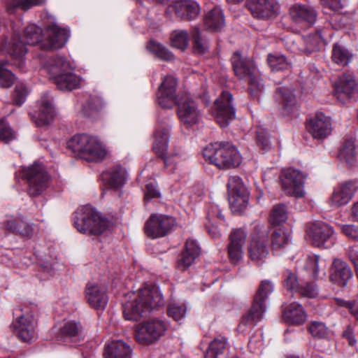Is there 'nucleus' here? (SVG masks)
<instances>
[{"label": "nucleus", "instance_id": "f257e3e1", "mask_svg": "<svg viewBox=\"0 0 358 358\" xmlns=\"http://www.w3.org/2000/svg\"><path fill=\"white\" fill-rule=\"evenodd\" d=\"M163 303V294L159 287L145 284L137 291L125 295L123 302L124 317L127 320H138Z\"/></svg>", "mask_w": 358, "mask_h": 358}, {"label": "nucleus", "instance_id": "f03ea898", "mask_svg": "<svg viewBox=\"0 0 358 358\" xmlns=\"http://www.w3.org/2000/svg\"><path fill=\"white\" fill-rule=\"evenodd\" d=\"M39 59L43 69L60 90H72L80 86V79L73 73V66L64 57L57 56L45 61L43 58Z\"/></svg>", "mask_w": 358, "mask_h": 358}, {"label": "nucleus", "instance_id": "7ed1b4c3", "mask_svg": "<svg viewBox=\"0 0 358 358\" xmlns=\"http://www.w3.org/2000/svg\"><path fill=\"white\" fill-rule=\"evenodd\" d=\"M66 145L76 155L88 162H101L108 155L105 145L99 138L87 134L74 135Z\"/></svg>", "mask_w": 358, "mask_h": 358}, {"label": "nucleus", "instance_id": "20e7f679", "mask_svg": "<svg viewBox=\"0 0 358 358\" xmlns=\"http://www.w3.org/2000/svg\"><path fill=\"white\" fill-rule=\"evenodd\" d=\"M73 224L80 233L92 235L104 234L111 227L110 222L90 205L77 210Z\"/></svg>", "mask_w": 358, "mask_h": 358}, {"label": "nucleus", "instance_id": "39448f33", "mask_svg": "<svg viewBox=\"0 0 358 358\" xmlns=\"http://www.w3.org/2000/svg\"><path fill=\"white\" fill-rule=\"evenodd\" d=\"M205 159L219 169H232L238 166L242 157L236 148L231 144L212 143L203 151Z\"/></svg>", "mask_w": 358, "mask_h": 358}, {"label": "nucleus", "instance_id": "423d86ee", "mask_svg": "<svg viewBox=\"0 0 358 358\" xmlns=\"http://www.w3.org/2000/svg\"><path fill=\"white\" fill-rule=\"evenodd\" d=\"M231 63L236 76L241 80L249 79L250 93L253 97L258 98L264 90V85L254 61L244 59L239 52H236L231 57Z\"/></svg>", "mask_w": 358, "mask_h": 358}, {"label": "nucleus", "instance_id": "0eeeda50", "mask_svg": "<svg viewBox=\"0 0 358 358\" xmlns=\"http://www.w3.org/2000/svg\"><path fill=\"white\" fill-rule=\"evenodd\" d=\"M22 177L29 183V194L35 196L43 192L49 185L50 176L41 164L34 163L22 169Z\"/></svg>", "mask_w": 358, "mask_h": 358}, {"label": "nucleus", "instance_id": "6e6552de", "mask_svg": "<svg viewBox=\"0 0 358 358\" xmlns=\"http://www.w3.org/2000/svg\"><path fill=\"white\" fill-rule=\"evenodd\" d=\"M166 328V324L163 320H146L136 327L135 338L141 344L150 345L163 336Z\"/></svg>", "mask_w": 358, "mask_h": 358}, {"label": "nucleus", "instance_id": "1a4fd4ad", "mask_svg": "<svg viewBox=\"0 0 358 358\" xmlns=\"http://www.w3.org/2000/svg\"><path fill=\"white\" fill-rule=\"evenodd\" d=\"M176 224L173 217L164 214H152L145 224V233L151 238L165 236Z\"/></svg>", "mask_w": 358, "mask_h": 358}, {"label": "nucleus", "instance_id": "9d476101", "mask_svg": "<svg viewBox=\"0 0 358 358\" xmlns=\"http://www.w3.org/2000/svg\"><path fill=\"white\" fill-rule=\"evenodd\" d=\"M229 201L233 212L241 213L248 204V195L240 177L234 176L227 182Z\"/></svg>", "mask_w": 358, "mask_h": 358}, {"label": "nucleus", "instance_id": "9b49d317", "mask_svg": "<svg viewBox=\"0 0 358 358\" xmlns=\"http://www.w3.org/2000/svg\"><path fill=\"white\" fill-rule=\"evenodd\" d=\"M307 174L296 169L289 168L280 177L282 187L289 195L301 198L305 195L304 184Z\"/></svg>", "mask_w": 358, "mask_h": 358}, {"label": "nucleus", "instance_id": "f8f14e48", "mask_svg": "<svg viewBox=\"0 0 358 358\" xmlns=\"http://www.w3.org/2000/svg\"><path fill=\"white\" fill-rule=\"evenodd\" d=\"M178 104V116L180 122L187 127H192L199 122L201 113L196 102L185 94L176 101Z\"/></svg>", "mask_w": 358, "mask_h": 358}, {"label": "nucleus", "instance_id": "ddd939ff", "mask_svg": "<svg viewBox=\"0 0 358 358\" xmlns=\"http://www.w3.org/2000/svg\"><path fill=\"white\" fill-rule=\"evenodd\" d=\"M232 101L231 94L229 92H223L222 96L215 102V119L222 127H227L235 117Z\"/></svg>", "mask_w": 358, "mask_h": 358}, {"label": "nucleus", "instance_id": "4468645a", "mask_svg": "<svg viewBox=\"0 0 358 358\" xmlns=\"http://www.w3.org/2000/svg\"><path fill=\"white\" fill-rule=\"evenodd\" d=\"M177 85V79L173 76H166L162 78V82L157 93V101L161 107L170 108L176 103Z\"/></svg>", "mask_w": 358, "mask_h": 358}, {"label": "nucleus", "instance_id": "2eb2a0df", "mask_svg": "<svg viewBox=\"0 0 358 358\" xmlns=\"http://www.w3.org/2000/svg\"><path fill=\"white\" fill-rule=\"evenodd\" d=\"M70 36L69 31L61 28L57 24L50 25L44 34V41L41 47L45 50H57L62 48Z\"/></svg>", "mask_w": 358, "mask_h": 358}, {"label": "nucleus", "instance_id": "dca6fc26", "mask_svg": "<svg viewBox=\"0 0 358 358\" xmlns=\"http://www.w3.org/2000/svg\"><path fill=\"white\" fill-rule=\"evenodd\" d=\"M357 190L358 180L343 182L334 189L329 199V203L334 208L345 205L349 203Z\"/></svg>", "mask_w": 358, "mask_h": 358}, {"label": "nucleus", "instance_id": "f3484780", "mask_svg": "<svg viewBox=\"0 0 358 358\" xmlns=\"http://www.w3.org/2000/svg\"><path fill=\"white\" fill-rule=\"evenodd\" d=\"M307 130L314 138L324 139L331 133V119L322 113H317L309 120Z\"/></svg>", "mask_w": 358, "mask_h": 358}, {"label": "nucleus", "instance_id": "a211bd4d", "mask_svg": "<svg viewBox=\"0 0 358 358\" xmlns=\"http://www.w3.org/2000/svg\"><path fill=\"white\" fill-rule=\"evenodd\" d=\"M249 7L253 16L259 19H271L280 12L279 3L275 0H252Z\"/></svg>", "mask_w": 358, "mask_h": 358}, {"label": "nucleus", "instance_id": "6ab92c4d", "mask_svg": "<svg viewBox=\"0 0 358 358\" xmlns=\"http://www.w3.org/2000/svg\"><path fill=\"white\" fill-rule=\"evenodd\" d=\"M334 95L341 101L350 99L358 90V83L352 75L344 73L334 83Z\"/></svg>", "mask_w": 358, "mask_h": 358}, {"label": "nucleus", "instance_id": "aec40b11", "mask_svg": "<svg viewBox=\"0 0 358 358\" xmlns=\"http://www.w3.org/2000/svg\"><path fill=\"white\" fill-rule=\"evenodd\" d=\"M267 235L261 234L252 237L248 247L250 258L257 264H262L268 255Z\"/></svg>", "mask_w": 358, "mask_h": 358}, {"label": "nucleus", "instance_id": "412c9836", "mask_svg": "<svg viewBox=\"0 0 358 358\" xmlns=\"http://www.w3.org/2000/svg\"><path fill=\"white\" fill-rule=\"evenodd\" d=\"M85 299L95 309H104L108 303L106 289L95 283H88L85 288Z\"/></svg>", "mask_w": 358, "mask_h": 358}, {"label": "nucleus", "instance_id": "4be33fe9", "mask_svg": "<svg viewBox=\"0 0 358 358\" xmlns=\"http://www.w3.org/2000/svg\"><path fill=\"white\" fill-rule=\"evenodd\" d=\"M246 238V233L242 229H234L230 235L228 246V255L230 261L238 263L243 258V246Z\"/></svg>", "mask_w": 358, "mask_h": 358}, {"label": "nucleus", "instance_id": "5701e85b", "mask_svg": "<svg viewBox=\"0 0 358 358\" xmlns=\"http://www.w3.org/2000/svg\"><path fill=\"white\" fill-rule=\"evenodd\" d=\"M18 337L24 343H31L36 338L35 324L31 315H22L13 324Z\"/></svg>", "mask_w": 358, "mask_h": 358}, {"label": "nucleus", "instance_id": "b1692460", "mask_svg": "<svg viewBox=\"0 0 358 358\" xmlns=\"http://www.w3.org/2000/svg\"><path fill=\"white\" fill-rule=\"evenodd\" d=\"M170 8L181 19L192 20L200 13L199 4L192 0H178L173 3Z\"/></svg>", "mask_w": 358, "mask_h": 358}, {"label": "nucleus", "instance_id": "393cba45", "mask_svg": "<svg viewBox=\"0 0 358 358\" xmlns=\"http://www.w3.org/2000/svg\"><path fill=\"white\" fill-rule=\"evenodd\" d=\"M352 273L348 264L339 259L333 262L330 272V280L338 286L344 287L352 278Z\"/></svg>", "mask_w": 358, "mask_h": 358}, {"label": "nucleus", "instance_id": "a878e982", "mask_svg": "<svg viewBox=\"0 0 358 358\" xmlns=\"http://www.w3.org/2000/svg\"><path fill=\"white\" fill-rule=\"evenodd\" d=\"M0 50L5 51L10 56L14 65L20 69L23 67L24 57L27 50L24 43L21 41L18 36H15L13 37L5 48H3V45H0Z\"/></svg>", "mask_w": 358, "mask_h": 358}, {"label": "nucleus", "instance_id": "bb28decb", "mask_svg": "<svg viewBox=\"0 0 358 358\" xmlns=\"http://www.w3.org/2000/svg\"><path fill=\"white\" fill-rule=\"evenodd\" d=\"M333 228L325 223H314L308 230V234L312 243L317 246L320 247L329 240L334 234Z\"/></svg>", "mask_w": 358, "mask_h": 358}, {"label": "nucleus", "instance_id": "cd10ccee", "mask_svg": "<svg viewBox=\"0 0 358 358\" xmlns=\"http://www.w3.org/2000/svg\"><path fill=\"white\" fill-rule=\"evenodd\" d=\"M55 110L52 99L48 94L43 95L38 101V111L35 114V122L38 127L48 124L54 117Z\"/></svg>", "mask_w": 358, "mask_h": 358}, {"label": "nucleus", "instance_id": "c85d7f7f", "mask_svg": "<svg viewBox=\"0 0 358 358\" xmlns=\"http://www.w3.org/2000/svg\"><path fill=\"white\" fill-rule=\"evenodd\" d=\"M289 15L296 23L306 22L309 24L315 23L317 14L315 9L306 4L295 3L289 8Z\"/></svg>", "mask_w": 358, "mask_h": 358}, {"label": "nucleus", "instance_id": "c756f323", "mask_svg": "<svg viewBox=\"0 0 358 358\" xmlns=\"http://www.w3.org/2000/svg\"><path fill=\"white\" fill-rule=\"evenodd\" d=\"M339 160L348 166H352L358 162V152L356 141L354 138L345 139L339 150Z\"/></svg>", "mask_w": 358, "mask_h": 358}, {"label": "nucleus", "instance_id": "7c9ffc66", "mask_svg": "<svg viewBox=\"0 0 358 358\" xmlns=\"http://www.w3.org/2000/svg\"><path fill=\"white\" fill-rule=\"evenodd\" d=\"M263 306H260V309L257 305H252L248 313L243 316L238 326V331L241 334L250 333L252 328L260 321L265 311L262 310Z\"/></svg>", "mask_w": 358, "mask_h": 358}, {"label": "nucleus", "instance_id": "2f4dec72", "mask_svg": "<svg viewBox=\"0 0 358 358\" xmlns=\"http://www.w3.org/2000/svg\"><path fill=\"white\" fill-rule=\"evenodd\" d=\"M103 179L110 188L117 189L125 184L127 173L123 167L115 166L103 174Z\"/></svg>", "mask_w": 358, "mask_h": 358}, {"label": "nucleus", "instance_id": "473e14b6", "mask_svg": "<svg viewBox=\"0 0 358 358\" xmlns=\"http://www.w3.org/2000/svg\"><path fill=\"white\" fill-rule=\"evenodd\" d=\"M199 254L200 248L196 242L194 240H187L185 244V249L178 262V268L181 270L187 269L193 264Z\"/></svg>", "mask_w": 358, "mask_h": 358}, {"label": "nucleus", "instance_id": "72a5a7b5", "mask_svg": "<svg viewBox=\"0 0 358 358\" xmlns=\"http://www.w3.org/2000/svg\"><path fill=\"white\" fill-rule=\"evenodd\" d=\"M131 353L130 346L120 340L108 344L105 351L106 358H131Z\"/></svg>", "mask_w": 358, "mask_h": 358}, {"label": "nucleus", "instance_id": "f704fd0d", "mask_svg": "<svg viewBox=\"0 0 358 358\" xmlns=\"http://www.w3.org/2000/svg\"><path fill=\"white\" fill-rule=\"evenodd\" d=\"M284 318L288 323L300 324L305 322L306 315L299 303H292L285 308Z\"/></svg>", "mask_w": 358, "mask_h": 358}, {"label": "nucleus", "instance_id": "c9c22d12", "mask_svg": "<svg viewBox=\"0 0 358 358\" xmlns=\"http://www.w3.org/2000/svg\"><path fill=\"white\" fill-rule=\"evenodd\" d=\"M206 27L211 31H220L224 26V17L219 6L214 7L206 15Z\"/></svg>", "mask_w": 358, "mask_h": 358}, {"label": "nucleus", "instance_id": "e433bc0d", "mask_svg": "<svg viewBox=\"0 0 358 358\" xmlns=\"http://www.w3.org/2000/svg\"><path fill=\"white\" fill-rule=\"evenodd\" d=\"M153 150L161 156H163L167 150L169 139V129L165 127L157 128L154 134Z\"/></svg>", "mask_w": 358, "mask_h": 358}, {"label": "nucleus", "instance_id": "4c0bfd02", "mask_svg": "<svg viewBox=\"0 0 358 358\" xmlns=\"http://www.w3.org/2000/svg\"><path fill=\"white\" fill-rule=\"evenodd\" d=\"M320 257L316 255H307L299 264V269L304 271L312 278H316L319 272Z\"/></svg>", "mask_w": 358, "mask_h": 358}, {"label": "nucleus", "instance_id": "58836bf2", "mask_svg": "<svg viewBox=\"0 0 358 358\" xmlns=\"http://www.w3.org/2000/svg\"><path fill=\"white\" fill-rule=\"evenodd\" d=\"M273 291V285L268 280L262 281L257 294L255 298V302L253 305H257V307L260 309V306H263L262 310L266 311V300L268 295Z\"/></svg>", "mask_w": 358, "mask_h": 358}, {"label": "nucleus", "instance_id": "ea45409f", "mask_svg": "<svg viewBox=\"0 0 358 358\" xmlns=\"http://www.w3.org/2000/svg\"><path fill=\"white\" fill-rule=\"evenodd\" d=\"M16 220H13L12 217H8L5 222V227L6 229L10 231L13 234H19L24 237H30L34 232V229L31 224L27 223L24 220L22 219L20 220V227L17 228L15 227H13V224H16Z\"/></svg>", "mask_w": 358, "mask_h": 358}, {"label": "nucleus", "instance_id": "a19ab883", "mask_svg": "<svg viewBox=\"0 0 358 358\" xmlns=\"http://www.w3.org/2000/svg\"><path fill=\"white\" fill-rule=\"evenodd\" d=\"M146 48L149 52H152L161 59L171 61L174 59V55L171 51H169L165 46L155 41H150L148 43Z\"/></svg>", "mask_w": 358, "mask_h": 358}, {"label": "nucleus", "instance_id": "79ce46f5", "mask_svg": "<svg viewBox=\"0 0 358 358\" xmlns=\"http://www.w3.org/2000/svg\"><path fill=\"white\" fill-rule=\"evenodd\" d=\"M291 242L290 234L279 229L275 231L271 236V245L274 250H280L289 245Z\"/></svg>", "mask_w": 358, "mask_h": 358}, {"label": "nucleus", "instance_id": "37998d69", "mask_svg": "<svg viewBox=\"0 0 358 358\" xmlns=\"http://www.w3.org/2000/svg\"><path fill=\"white\" fill-rule=\"evenodd\" d=\"M227 346V339L224 337L215 338L209 345L204 358H219Z\"/></svg>", "mask_w": 358, "mask_h": 358}, {"label": "nucleus", "instance_id": "c03bdc74", "mask_svg": "<svg viewBox=\"0 0 358 358\" xmlns=\"http://www.w3.org/2000/svg\"><path fill=\"white\" fill-rule=\"evenodd\" d=\"M288 218L287 208L285 205L279 203L275 205L270 214V222L275 225H280Z\"/></svg>", "mask_w": 358, "mask_h": 358}, {"label": "nucleus", "instance_id": "a18cd8bd", "mask_svg": "<svg viewBox=\"0 0 358 358\" xmlns=\"http://www.w3.org/2000/svg\"><path fill=\"white\" fill-rule=\"evenodd\" d=\"M187 306L185 301H177L170 304L169 308V315L176 321L180 322L186 316Z\"/></svg>", "mask_w": 358, "mask_h": 358}, {"label": "nucleus", "instance_id": "49530a36", "mask_svg": "<svg viewBox=\"0 0 358 358\" xmlns=\"http://www.w3.org/2000/svg\"><path fill=\"white\" fill-rule=\"evenodd\" d=\"M171 42L173 47L185 50L189 44V36L186 31L176 30L172 32Z\"/></svg>", "mask_w": 358, "mask_h": 358}, {"label": "nucleus", "instance_id": "de8ad7c7", "mask_svg": "<svg viewBox=\"0 0 358 358\" xmlns=\"http://www.w3.org/2000/svg\"><path fill=\"white\" fill-rule=\"evenodd\" d=\"M267 62L273 71L286 70L290 67V63L281 55H269Z\"/></svg>", "mask_w": 358, "mask_h": 358}, {"label": "nucleus", "instance_id": "09e8293b", "mask_svg": "<svg viewBox=\"0 0 358 358\" xmlns=\"http://www.w3.org/2000/svg\"><path fill=\"white\" fill-rule=\"evenodd\" d=\"M332 59L341 66H345L350 62L351 55L343 47L336 44L332 51Z\"/></svg>", "mask_w": 358, "mask_h": 358}, {"label": "nucleus", "instance_id": "8fccbe9b", "mask_svg": "<svg viewBox=\"0 0 358 358\" xmlns=\"http://www.w3.org/2000/svg\"><path fill=\"white\" fill-rule=\"evenodd\" d=\"M24 35L28 44L35 45L41 41L42 30L35 24H30L26 27Z\"/></svg>", "mask_w": 358, "mask_h": 358}, {"label": "nucleus", "instance_id": "3c124183", "mask_svg": "<svg viewBox=\"0 0 358 358\" xmlns=\"http://www.w3.org/2000/svg\"><path fill=\"white\" fill-rule=\"evenodd\" d=\"M46 0H11L8 6V10L19 8L22 10H29L33 6H41L45 2Z\"/></svg>", "mask_w": 358, "mask_h": 358}, {"label": "nucleus", "instance_id": "603ef678", "mask_svg": "<svg viewBox=\"0 0 358 358\" xmlns=\"http://www.w3.org/2000/svg\"><path fill=\"white\" fill-rule=\"evenodd\" d=\"M6 61H0V87H10L15 80L14 75L5 68Z\"/></svg>", "mask_w": 358, "mask_h": 358}, {"label": "nucleus", "instance_id": "864d4df0", "mask_svg": "<svg viewBox=\"0 0 358 358\" xmlns=\"http://www.w3.org/2000/svg\"><path fill=\"white\" fill-rule=\"evenodd\" d=\"M162 196L161 192L157 187V182L154 180L148 182L144 189V201L145 203L152 199H159Z\"/></svg>", "mask_w": 358, "mask_h": 358}, {"label": "nucleus", "instance_id": "5fc2aeb1", "mask_svg": "<svg viewBox=\"0 0 358 358\" xmlns=\"http://www.w3.org/2000/svg\"><path fill=\"white\" fill-rule=\"evenodd\" d=\"M81 331L80 323L75 321H69L62 329V334L65 338H73L78 336Z\"/></svg>", "mask_w": 358, "mask_h": 358}, {"label": "nucleus", "instance_id": "6e6d98bb", "mask_svg": "<svg viewBox=\"0 0 358 358\" xmlns=\"http://www.w3.org/2000/svg\"><path fill=\"white\" fill-rule=\"evenodd\" d=\"M308 331L315 338H324L329 334V329L322 322H313L308 327Z\"/></svg>", "mask_w": 358, "mask_h": 358}, {"label": "nucleus", "instance_id": "4d7b16f0", "mask_svg": "<svg viewBox=\"0 0 358 358\" xmlns=\"http://www.w3.org/2000/svg\"><path fill=\"white\" fill-rule=\"evenodd\" d=\"M15 133L4 121H0V141L8 143L15 138Z\"/></svg>", "mask_w": 358, "mask_h": 358}, {"label": "nucleus", "instance_id": "13d9d810", "mask_svg": "<svg viewBox=\"0 0 358 358\" xmlns=\"http://www.w3.org/2000/svg\"><path fill=\"white\" fill-rule=\"evenodd\" d=\"M28 90L23 83L17 84L15 89L13 101L17 105H22L26 100Z\"/></svg>", "mask_w": 358, "mask_h": 358}, {"label": "nucleus", "instance_id": "bf43d9fd", "mask_svg": "<svg viewBox=\"0 0 358 358\" xmlns=\"http://www.w3.org/2000/svg\"><path fill=\"white\" fill-rule=\"evenodd\" d=\"M342 233L349 239L358 241V225L350 224H338Z\"/></svg>", "mask_w": 358, "mask_h": 358}, {"label": "nucleus", "instance_id": "052dcab7", "mask_svg": "<svg viewBox=\"0 0 358 358\" xmlns=\"http://www.w3.org/2000/svg\"><path fill=\"white\" fill-rule=\"evenodd\" d=\"M299 293L303 296L315 298L318 295V289L314 283H306L300 287Z\"/></svg>", "mask_w": 358, "mask_h": 358}, {"label": "nucleus", "instance_id": "680f3d73", "mask_svg": "<svg viewBox=\"0 0 358 358\" xmlns=\"http://www.w3.org/2000/svg\"><path fill=\"white\" fill-rule=\"evenodd\" d=\"M257 143L262 150H267L271 147L269 138L264 129H259L257 131Z\"/></svg>", "mask_w": 358, "mask_h": 358}, {"label": "nucleus", "instance_id": "e2e57ef3", "mask_svg": "<svg viewBox=\"0 0 358 358\" xmlns=\"http://www.w3.org/2000/svg\"><path fill=\"white\" fill-rule=\"evenodd\" d=\"M285 287L287 290L291 292H299L300 287L299 286V282L297 280V278L296 275L292 273H289L287 275V277L285 279Z\"/></svg>", "mask_w": 358, "mask_h": 358}, {"label": "nucleus", "instance_id": "0e129e2a", "mask_svg": "<svg viewBox=\"0 0 358 358\" xmlns=\"http://www.w3.org/2000/svg\"><path fill=\"white\" fill-rule=\"evenodd\" d=\"M322 38L320 32H317L313 35H310L307 37V43L311 45L310 48V51L315 50L321 44Z\"/></svg>", "mask_w": 358, "mask_h": 358}, {"label": "nucleus", "instance_id": "69168bd1", "mask_svg": "<svg viewBox=\"0 0 358 358\" xmlns=\"http://www.w3.org/2000/svg\"><path fill=\"white\" fill-rule=\"evenodd\" d=\"M194 51L198 54H203L208 50V46L206 41L201 36H196L194 45Z\"/></svg>", "mask_w": 358, "mask_h": 358}, {"label": "nucleus", "instance_id": "338daca9", "mask_svg": "<svg viewBox=\"0 0 358 358\" xmlns=\"http://www.w3.org/2000/svg\"><path fill=\"white\" fill-rule=\"evenodd\" d=\"M321 1L324 8H329L334 11H338L343 7L341 0H321Z\"/></svg>", "mask_w": 358, "mask_h": 358}, {"label": "nucleus", "instance_id": "774afa93", "mask_svg": "<svg viewBox=\"0 0 358 358\" xmlns=\"http://www.w3.org/2000/svg\"><path fill=\"white\" fill-rule=\"evenodd\" d=\"M348 256L355 266L356 275L358 278V248H350L348 250Z\"/></svg>", "mask_w": 358, "mask_h": 358}]
</instances>
